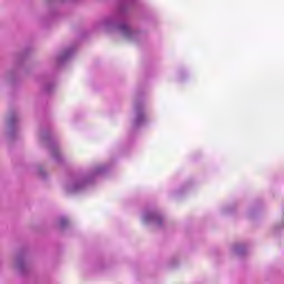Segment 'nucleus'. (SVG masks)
<instances>
[{
    "label": "nucleus",
    "mask_w": 284,
    "mask_h": 284,
    "mask_svg": "<svg viewBox=\"0 0 284 284\" xmlns=\"http://www.w3.org/2000/svg\"><path fill=\"white\" fill-rule=\"evenodd\" d=\"M61 225H62V227H63V225H65V224H68V220H61Z\"/></svg>",
    "instance_id": "nucleus-1"
},
{
    "label": "nucleus",
    "mask_w": 284,
    "mask_h": 284,
    "mask_svg": "<svg viewBox=\"0 0 284 284\" xmlns=\"http://www.w3.org/2000/svg\"><path fill=\"white\" fill-rule=\"evenodd\" d=\"M122 32H125L128 30V27H121Z\"/></svg>",
    "instance_id": "nucleus-2"
}]
</instances>
